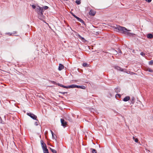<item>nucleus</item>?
I'll return each mask as SVG.
<instances>
[{"mask_svg":"<svg viewBox=\"0 0 153 153\" xmlns=\"http://www.w3.org/2000/svg\"><path fill=\"white\" fill-rule=\"evenodd\" d=\"M43 152L44 153H49L48 149H46L43 150Z\"/></svg>","mask_w":153,"mask_h":153,"instance_id":"b1692460","label":"nucleus"},{"mask_svg":"<svg viewBox=\"0 0 153 153\" xmlns=\"http://www.w3.org/2000/svg\"><path fill=\"white\" fill-rule=\"evenodd\" d=\"M76 88H81L83 89H85L86 88L83 85H76Z\"/></svg>","mask_w":153,"mask_h":153,"instance_id":"1a4fd4ad","label":"nucleus"},{"mask_svg":"<svg viewBox=\"0 0 153 153\" xmlns=\"http://www.w3.org/2000/svg\"><path fill=\"white\" fill-rule=\"evenodd\" d=\"M10 34L11 33H6V34H7V35H10Z\"/></svg>","mask_w":153,"mask_h":153,"instance_id":"58836bf2","label":"nucleus"},{"mask_svg":"<svg viewBox=\"0 0 153 153\" xmlns=\"http://www.w3.org/2000/svg\"><path fill=\"white\" fill-rule=\"evenodd\" d=\"M27 114L33 119L35 120L38 121V120L36 119L37 117V116L34 114L30 113H27Z\"/></svg>","mask_w":153,"mask_h":153,"instance_id":"f03ea898","label":"nucleus"},{"mask_svg":"<svg viewBox=\"0 0 153 153\" xmlns=\"http://www.w3.org/2000/svg\"><path fill=\"white\" fill-rule=\"evenodd\" d=\"M76 3L78 5L80 4L81 3V1L80 0H76Z\"/></svg>","mask_w":153,"mask_h":153,"instance_id":"5701e85b","label":"nucleus"},{"mask_svg":"<svg viewBox=\"0 0 153 153\" xmlns=\"http://www.w3.org/2000/svg\"><path fill=\"white\" fill-rule=\"evenodd\" d=\"M134 97H133L132 98V101H133L134 100Z\"/></svg>","mask_w":153,"mask_h":153,"instance_id":"79ce46f5","label":"nucleus"},{"mask_svg":"<svg viewBox=\"0 0 153 153\" xmlns=\"http://www.w3.org/2000/svg\"><path fill=\"white\" fill-rule=\"evenodd\" d=\"M59 93L61 94H63L67 93V92H59Z\"/></svg>","mask_w":153,"mask_h":153,"instance_id":"c85d7f7f","label":"nucleus"},{"mask_svg":"<svg viewBox=\"0 0 153 153\" xmlns=\"http://www.w3.org/2000/svg\"><path fill=\"white\" fill-rule=\"evenodd\" d=\"M134 141L135 142L137 143L138 141V139L137 138H136L134 140Z\"/></svg>","mask_w":153,"mask_h":153,"instance_id":"f704fd0d","label":"nucleus"},{"mask_svg":"<svg viewBox=\"0 0 153 153\" xmlns=\"http://www.w3.org/2000/svg\"><path fill=\"white\" fill-rule=\"evenodd\" d=\"M50 150L53 153H56V150L53 149L52 148H50Z\"/></svg>","mask_w":153,"mask_h":153,"instance_id":"4be33fe9","label":"nucleus"},{"mask_svg":"<svg viewBox=\"0 0 153 153\" xmlns=\"http://www.w3.org/2000/svg\"><path fill=\"white\" fill-rule=\"evenodd\" d=\"M48 7L47 6H45L42 7V12H44L45 10H46L48 8Z\"/></svg>","mask_w":153,"mask_h":153,"instance_id":"ddd939ff","label":"nucleus"},{"mask_svg":"<svg viewBox=\"0 0 153 153\" xmlns=\"http://www.w3.org/2000/svg\"><path fill=\"white\" fill-rule=\"evenodd\" d=\"M36 11L38 14L39 13L42 12V7L39 6H37L36 9Z\"/></svg>","mask_w":153,"mask_h":153,"instance_id":"39448f33","label":"nucleus"},{"mask_svg":"<svg viewBox=\"0 0 153 153\" xmlns=\"http://www.w3.org/2000/svg\"><path fill=\"white\" fill-rule=\"evenodd\" d=\"M16 33L17 32L16 31H13L12 33H11L10 34V35H13L16 34Z\"/></svg>","mask_w":153,"mask_h":153,"instance_id":"cd10ccee","label":"nucleus"},{"mask_svg":"<svg viewBox=\"0 0 153 153\" xmlns=\"http://www.w3.org/2000/svg\"><path fill=\"white\" fill-rule=\"evenodd\" d=\"M32 7L33 9H35L36 8V6L34 4H33L32 5Z\"/></svg>","mask_w":153,"mask_h":153,"instance_id":"473e14b6","label":"nucleus"},{"mask_svg":"<svg viewBox=\"0 0 153 153\" xmlns=\"http://www.w3.org/2000/svg\"><path fill=\"white\" fill-rule=\"evenodd\" d=\"M120 90L121 89L120 88L117 87L115 88V92L117 93H118L120 91Z\"/></svg>","mask_w":153,"mask_h":153,"instance_id":"f3484780","label":"nucleus"},{"mask_svg":"<svg viewBox=\"0 0 153 153\" xmlns=\"http://www.w3.org/2000/svg\"><path fill=\"white\" fill-rule=\"evenodd\" d=\"M54 133H52V138L53 139H55V136H54Z\"/></svg>","mask_w":153,"mask_h":153,"instance_id":"72a5a7b5","label":"nucleus"},{"mask_svg":"<svg viewBox=\"0 0 153 153\" xmlns=\"http://www.w3.org/2000/svg\"><path fill=\"white\" fill-rule=\"evenodd\" d=\"M131 103H133L134 102H131Z\"/></svg>","mask_w":153,"mask_h":153,"instance_id":"c03bdc74","label":"nucleus"},{"mask_svg":"<svg viewBox=\"0 0 153 153\" xmlns=\"http://www.w3.org/2000/svg\"><path fill=\"white\" fill-rule=\"evenodd\" d=\"M52 82L54 84H56V85H57V83H56V82H55V81H52Z\"/></svg>","mask_w":153,"mask_h":153,"instance_id":"c9c22d12","label":"nucleus"},{"mask_svg":"<svg viewBox=\"0 0 153 153\" xmlns=\"http://www.w3.org/2000/svg\"><path fill=\"white\" fill-rule=\"evenodd\" d=\"M147 37L148 39H151L153 38V36L152 34L151 33H149L147 34Z\"/></svg>","mask_w":153,"mask_h":153,"instance_id":"f8f14e48","label":"nucleus"},{"mask_svg":"<svg viewBox=\"0 0 153 153\" xmlns=\"http://www.w3.org/2000/svg\"><path fill=\"white\" fill-rule=\"evenodd\" d=\"M140 54L142 56H144L145 55V54L143 52H141Z\"/></svg>","mask_w":153,"mask_h":153,"instance_id":"2f4dec72","label":"nucleus"},{"mask_svg":"<svg viewBox=\"0 0 153 153\" xmlns=\"http://www.w3.org/2000/svg\"><path fill=\"white\" fill-rule=\"evenodd\" d=\"M95 13L96 12L92 10H91L89 12V15L92 16H94Z\"/></svg>","mask_w":153,"mask_h":153,"instance_id":"6e6552de","label":"nucleus"},{"mask_svg":"<svg viewBox=\"0 0 153 153\" xmlns=\"http://www.w3.org/2000/svg\"><path fill=\"white\" fill-rule=\"evenodd\" d=\"M76 88V85H72L68 86V88Z\"/></svg>","mask_w":153,"mask_h":153,"instance_id":"4468645a","label":"nucleus"},{"mask_svg":"<svg viewBox=\"0 0 153 153\" xmlns=\"http://www.w3.org/2000/svg\"><path fill=\"white\" fill-rule=\"evenodd\" d=\"M152 0H146V1L149 3Z\"/></svg>","mask_w":153,"mask_h":153,"instance_id":"e433bc0d","label":"nucleus"},{"mask_svg":"<svg viewBox=\"0 0 153 153\" xmlns=\"http://www.w3.org/2000/svg\"><path fill=\"white\" fill-rule=\"evenodd\" d=\"M80 22H81L83 23L84 25H85V22H84V21L82 20V19H81L80 18H79L78 17L77 18V19Z\"/></svg>","mask_w":153,"mask_h":153,"instance_id":"2eb2a0df","label":"nucleus"},{"mask_svg":"<svg viewBox=\"0 0 153 153\" xmlns=\"http://www.w3.org/2000/svg\"><path fill=\"white\" fill-rule=\"evenodd\" d=\"M129 31H126L125 34L126 35L129 36H133L135 34L132 33L128 32V31H130V30H128Z\"/></svg>","mask_w":153,"mask_h":153,"instance_id":"0eeeda50","label":"nucleus"},{"mask_svg":"<svg viewBox=\"0 0 153 153\" xmlns=\"http://www.w3.org/2000/svg\"><path fill=\"white\" fill-rule=\"evenodd\" d=\"M118 52L119 53H122L121 51L120 50H119Z\"/></svg>","mask_w":153,"mask_h":153,"instance_id":"ea45409f","label":"nucleus"},{"mask_svg":"<svg viewBox=\"0 0 153 153\" xmlns=\"http://www.w3.org/2000/svg\"><path fill=\"white\" fill-rule=\"evenodd\" d=\"M133 139H134V137H133Z\"/></svg>","mask_w":153,"mask_h":153,"instance_id":"37998d69","label":"nucleus"},{"mask_svg":"<svg viewBox=\"0 0 153 153\" xmlns=\"http://www.w3.org/2000/svg\"><path fill=\"white\" fill-rule=\"evenodd\" d=\"M115 68L118 70H120L121 71H123V70L122 68H120V67H119L118 66H117L116 67H115Z\"/></svg>","mask_w":153,"mask_h":153,"instance_id":"6ab92c4d","label":"nucleus"},{"mask_svg":"<svg viewBox=\"0 0 153 153\" xmlns=\"http://www.w3.org/2000/svg\"><path fill=\"white\" fill-rule=\"evenodd\" d=\"M78 36L79 37V39H81V40L83 42H85V40L84 39V38L82 37L81 36L79 35H78Z\"/></svg>","mask_w":153,"mask_h":153,"instance_id":"a211bd4d","label":"nucleus"},{"mask_svg":"<svg viewBox=\"0 0 153 153\" xmlns=\"http://www.w3.org/2000/svg\"><path fill=\"white\" fill-rule=\"evenodd\" d=\"M43 12H41L39 13H38L39 15L38 18H39L41 20H43L45 19V16L43 15Z\"/></svg>","mask_w":153,"mask_h":153,"instance_id":"7ed1b4c3","label":"nucleus"},{"mask_svg":"<svg viewBox=\"0 0 153 153\" xmlns=\"http://www.w3.org/2000/svg\"><path fill=\"white\" fill-rule=\"evenodd\" d=\"M149 64L150 65H152L153 64V60H151L149 62Z\"/></svg>","mask_w":153,"mask_h":153,"instance_id":"bb28decb","label":"nucleus"},{"mask_svg":"<svg viewBox=\"0 0 153 153\" xmlns=\"http://www.w3.org/2000/svg\"><path fill=\"white\" fill-rule=\"evenodd\" d=\"M57 85L59 86L63 87L64 88H68V86H64L59 83H58Z\"/></svg>","mask_w":153,"mask_h":153,"instance_id":"dca6fc26","label":"nucleus"},{"mask_svg":"<svg viewBox=\"0 0 153 153\" xmlns=\"http://www.w3.org/2000/svg\"><path fill=\"white\" fill-rule=\"evenodd\" d=\"M72 15L75 17V18L76 19H77V18H78V17H77V16H76L75 14H74L73 13H72Z\"/></svg>","mask_w":153,"mask_h":153,"instance_id":"c756f323","label":"nucleus"},{"mask_svg":"<svg viewBox=\"0 0 153 153\" xmlns=\"http://www.w3.org/2000/svg\"><path fill=\"white\" fill-rule=\"evenodd\" d=\"M90 110L91 111L93 112L94 111V109L93 108H91L90 109Z\"/></svg>","mask_w":153,"mask_h":153,"instance_id":"4c0bfd02","label":"nucleus"},{"mask_svg":"<svg viewBox=\"0 0 153 153\" xmlns=\"http://www.w3.org/2000/svg\"><path fill=\"white\" fill-rule=\"evenodd\" d=\"M61 123L62 125L64 127L66 126L67 125V123L63 119H61Z\"/></svg>","mask_w":153,"mask_h":153,"instance_id":"20e7f679","label":"nucleus"},{"mask_svg":"<svg viewBox=\"0 0 153 153\" xmlns=\"http://www.w3.org/2000/svg\"><path fill=\"white\" fill-rule=\"evenodd\" d=\"M146 71H148L150 72H153V70L150 68H147L146 69Z\"/></svg>","mask_w":153,"mask_h":153,"instance_id":"412c9836","label":"nucleus"},{"mask_svg":"<svg viewBox=\"0 0 153 153\" xmlns=\"http://www.w3.org/2000/svg\"><path fill=\"white\" fill-rule=\"evenodd\" d=\"M115 27L116 29L119 30L120 32L124 34H125L126 31H129L125 27L119 25H117Z\"/></svg>","mask_w":153,"mask_h":153,"instance_id":"f257e3e1","label":"nucleus"},{"mask_svg":"<svg viewBox=\"0 0 153 153\" xmlns=\"http://www.w3.org/2000/svg\"><path fill=\"white\" fill-rule=\"evenodd\" d=\"M64 68V66L63 65L61 64H59V66L58 68V69L59 71H61Z\"/></svg>","mask_w":153,"mask_h":153,"instance_id":"9d476101","label":"nucleus"},{"mask_svg":"<svg viewBox=\"0 0 153 153\" xmlns=\"http://www.w3.org/2000/svg\"><path fill=\"white\" fill-rule=\"evenodd\" d=\"M82 65L84 67H87L88 64L86 63H84Z\"/></svg>","mask_w":153,"mask_h":153,"instance_id":"a878e982","label":"nucleus"},{"mask_svg":"<svg viewBox=\"0 0 153 153\" xmlns=\"http://www.w3.org/2000/svg\"><path fill=\"white\" fill-rule=\"evenodd\" d=\"M51 134H52V133H54L52 131V130H51Z\"/></svg>","mask_w":153,"mask_h":153,"instance_id":"a19ab883","label":"nucleus"},{"mask_svg":"<svg viewBox=\"0 0 153 153\" xmlns=\"http://www.w3.org/2000/svg\"><path fill=\"white\" fill-rule=\"evenodd\" d=\"M39 122H37V121H36V122H35L34 123V124L36 125V126H38L39 124Z\"/></svg>","mask_w":153,"mask_h":153,"instance_id":"7c9ffc66","label":"nucleus"},{"mask_svg":"<svg viewBox=\"0 0 153 153\" xmlns=\"http://www.w3.org/2000/svg\"><path fill=\"white\" fill-rule=\"evenodd\" d=\"M115 97L116 98H117L118 97L120 98L121 97V95L119 94H117L116 95Z\"/></svg>","mask_w":153,"mask_h":153,"instance_id":"393cba45","label":"nucleus"},{"mask_svg":"<svg viewBox=\"0 0 153 153\" xmlns=\"http://www.w3.org/2000/svg\"><path fill=\"white\" fill-rule=\"evenodd\" d=\"M131 103H133L134 102H131Z\"/></svg>","mask_w":153,"mask_h":153,"instance_id":"a18cd8bd","label":"nucleus"},{"mask_svg":"<svg viewBox=\"0 0 153 153\" xmlns=\"http://www.w3.org/2000/svg\"><path fill=\"white\" fill-rule=\"evenodd\" d=\"M41 142L42 145V147L43 150L46 149H47L46 144L43 143V141L42 140H41Z\"/></svg>","mask_w":153,"mask_h":153,"instance_id":"423d86ee","label":"nucleus"},{"mask_svg":"<svg viewBox=\"0 0 153 153\" xmlns=\"http://www.w3.org/2000/svg\"><path fill=\"white\" fill-rule=\"evenodd\" d=\"M91 150L92 151V153H97L96 150L94 149L91 148Z\"/></svg>","mask_w":153,"mask_h":153,"instance_id":"aec40b11","label":"nucleus"},{"mask_svg":"<svg viewBox=\"0 0 153 153\" xmlns=\"http://www.w3.org/2000/svg\"><path fill=\"white\" fill-rule=\"evenodd\" d=\"M130 99V97L129 96H126L123 100L125 102H126L129 100Z\"/></svg>","mask_w":153,"mask_h":153,"instance_id":"9b49d317","label":"nucleus"}]
</instances>
